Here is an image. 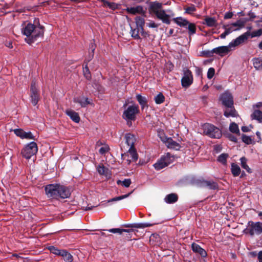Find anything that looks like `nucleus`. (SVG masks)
I'll use <instances>...</instances> for the list:
<instances>
[{"instance_id":"1","label":"nucleus","mask_w":262,"mask_h":262,"mask_svg":"<svg viewBox=\"0 0 262 262\" xmlns=\"http://www.w3.org/2000/svg\"><path fill=\"white\" fill-rule=\"evenodd\" d=\"M36 20L37 25L28 23L22 29L23 34L27 37L25 40L29 44H31L36 40L37 38L43 35L44 27L39 24L38 19H35V21Z\"/></svg>"},{"instance_id":"2","label":"nucleus","mask_w":262,"mask_h":262,"mask_svg":"<svg viewBox=\"0 0 262 262\" xmlns=\"http://www.w3.org/2000/svg\"><path fill=\"white\" fill-rule=\"evenodd\" d=\"M162 6L163 4L158 1L150 2L149 3V12L150 14H155L163 23L169 25L170 16L166 13L165 11L162 9Z\"/></svg>"},{"instance_id":"3","label":"nucleus","mask_w":262,"mask_h":262,"mask_svg":"<svg viewBox=\"0 0 262 262\" xmlns=\"http://www.w3.org/2000/svg\"><path fill=\"white\" fill-rule=\"evenodd\" d=\"M140 112L139 107L138 105L133 104L127 107L123 112L122 118L127 121H135L136 115Z\"/></svg>"},{"instance_id":"4","label":"nucleus","mask_w":262,"mask_h":262,"mask_svg":"<svg viewBox=\"0 0 262 262\" xmlns=\"http://www.w3.org/2000/svg\"><path fill=\"white\" fill-rule=\"evenodd\" d=\"M203 133L212 138H220L222 136L221 130L214 125L205 123L203 125Z\"/></svg>"},{"instance_id":"5","label":"nucleus","mask_w":262,"mask_h":262,"mask_svg":"<svg viewBox=\"0 0 262 262\" xmlns=\"http://www.w3.org/2000/svg\"><path fill=\"white\" fill-rule=\"evenodd\" d=\"M174 157L171 156L169 153H167L166 155L162 157L154 165V166L156 170H159L172 163Z\"/></svg>"},{"instance_id":"6","label":"nucleus","mask_w":262,"mask_h":262,"mask_svg":"<svg viewBox=\"0 0 262 262\" xmlns=\"http://www.w3.org/2000/svg\"><path fill=\"white\" fill-rule=\"evenodd\" d=\"M37 144L34 142H31L22 149L21 154L24 158L29 159L37 153Z\"/></svg>"},{"instance_id":"7","label":"nucleus","mask_w":262,"mask_h":262,"mask_svg":"<svg viewBox=\"0 0 262 262\" xmlns=\"http://www.w3.org/2000/svg\"><path fill=\"white\" fill-rule=\"evenodd\" d=\"M59 189L62 190L61 188L59 187V184H49L45 188L46 194L48 198L51 199L58 200V191Z\"/></svg>"},{"instance_id":"8","label":"nucleus","mask_w":262,"mask_h":262,"mask_svg":"<svg viewBox=\"0 0 262 262\" xmlns=\"http://www.w3.org/2000/svg\"><path fill=\"white\" fill-rule=\"evenodd\" d=\"M30 97L31 103L33 105H36L40 99L39 91L35 80H32L30 85Z\"/></svg>"},{"instance_id":"9","label":"nucleus","mask_w":262,"mask_h":262,"mask_svg":"<svg viewBox=\"0 0 262 262\" xmlns=\"http://www.w3.org/2000/svg\"><path fill=\"white\" fill-rule=\"evenodd\" d=\"M248 224L247 230L251 236H253L255 233L260 234L262 233V223L249 221Z\"/></svg>"},{"instance_id":"10","label":"nucleus","mask_w":262,"mask_h":262,"mask_svg":"<svg viewBox=\"0 0 262 262\" xmlns=\"http://www.w3.org/2000/svg\"><path fill=\"white\" fill-rule=\"evenodd\" d=\"M195 183L199 187L207 188L210 190H216L219 188L217 184L212 180L208 181L204 179H200L196 180Z\"/></svg>"},{"instance_id":"11","label":"nucleus","mask_w":262,"mask_h":262,"mask_svg":"<svg viewBox=\"0 0 262 262\" xmlns=\"http://www.w3.org/2000/svg\"><path fill=\"white\" fill-rule=\"evenodd\" d=\"M193 82V76L191 72L189 70L184 71V76L181 79L182 85L184 88L189 87Z\"/></svg>"},{"instance_id":"12","label":"nucleus","mask_w":262,"mask_h":262,"mask_svg":"<svg viewBox=\"0 0 262 262\" xmlns=\"http://www.w3.org/2000/svg\"><path fill=\"white\" fill-rule=\"evenodd\" d=\"M222 104L225 106H231L233 105V97L229 92H225L220 97Z\"/></svg>"},{"instance_id":"13","label":"nucleus","mask_w":262,"mask_h":262,"mask_svg":"<svg viewBox=\"0 0 262 262\" xmlns=\"http://www.w3.org/2000/svg\"><path fill=\"white\" fill-rule=\"evenodd\" d=\"M250 36V32L247 31L241 36L237 37L235 39L231 41L229 46L230 47H234L237 46L241 43L244 42L246 40H247Z\"/></svg>"},{"instance_id":"14","label":"nucleus","mask_w":262,"mask_h":262,"mask_svg":"<svg viewBox=\"0 0 262 262\" xmlns=\"http://www.w3.org/2000/svg\"><path fill=\"white\" fill-rule=\"evenodd\" d=\"M161 140L166 144L168 148L178 150L181 147L180 144L173 141L171 138L164 137L163 138L161 137Z\"/></svg>"},{"instance_id":"15","label":"nucleus","mask_w":262,"mask_h":262,"mask_svg":"<svg viewBox=\"0 0 262 262\" xmlns=\"http://www.w3.org/2000/svg\"><path fill=\"white\" fill-rule=\"evenodd\" d=\"M59 187L61 188L62 190H60V189H59V191H58V200L59 199H64L69 198L70 196L71 191V189L69 187L60 184H59Z\"/></svg>"},{"instance_id":"16","label":"nucleus","mask_w":262,"mask_h":262,"mask_svg":"<svg viewBox=\"0 0 262 262\" xmlns=\"http://www.w3.org/2000/svg\"><path fill=\"white\" fill-rule=\"evenodd\" d=\"M230 47L228 46H221L215 48L213 49V54L215 53L221 56H223L227 54L230 51Z\"/></svg>"},{"instance_id":"17","label":"nucleus","mask_w":262,"mask_h":262,"mask_svg":"<svg viewBox=\"0 0 262 262\" xmlns=\"http://www.w3.org/2000/svg\"><path fill=\"white\" fill-rule=\"evenodd\" d=\"M191 248L194 252L200 254L202 257H205L207 256L206 251L197 244L194 243H192L191 245Z\"/></svg>"},{"instance_id":"18","label":"nucleus","mask_w":262,"mask_h":262,"mask_svg":"<svg viewBox=\"0 0 262 262\" xmlns=\"http://www.w3.org/2000/svg\"><path fill=\"white\" fill-rule=\"evenodd\" d=\"M226 108L224 111V115L226 117H236L237 115V113L236 110L234 108V107L233 105H229L225 106Z\"/></svg>"},{"instance_id":"19","label":"nucleus","mask_w":262,"mask_h":262,"mask_svg":"<svg viewBox=\"0 0 262 262\" xmlns=\"http://www.w3.org/2000/svg\"><path fill=\"white\" fill-rule=\"evenodd\" d=\"M126 11L132 14H136L137 13H144L143 8L141 6H138L135 7H129L126 8Z\"/></svg>"},{"instance_id":"20","label":"nucleus","mask_w":262,"mask_h":262,"mask_svg":"<svg viewBox=\"0 0 262 262\" xmlns=\"http://www.w3.org/2000/svg\"><path fill=\"white\" fill-rule=\"evenodd\" d=\"M136 99L140 104L142 110H143L145 107H148V100L146 97L142 96L140 94H137Z\"/></svg>"},{"instance_id":"21","label":"nucleus","mask_w":262,"mask_h":262,"mask_svg":"<svg viewBox=\"0 0 262 262\" xmlns=\"http://www.w3.org/2000/svg\"><path fill=\"white\" fill-rule=\"evenodd\" d=\"M126 143L127 144L128 146H129V148H135L134 144L136 141V139L135 136L131 134H127L125 136Z\"/></svg>"},{"instance_id":"22","label":"nucleus","mask_w":262,"mask_h":262,"mask_svg":"<svg viewBox=\"0 0 262 262\" xmlns=\"http://www.w3.org/2000/svg\"><path fill=\"white\" fill-rule=\"evenodd\" d=\"M66 114L75 122L78 123L80 121L79 115L75 111L71 110H68L66 111Z\"/></svg>"},{"instance_id":"23","label":"nucleus","mask_w":262,"mask_h":262,"mask_svg":"<svg viewBox=\"0 0 262 262\" xmlns=\"http://www.w3.org/2000/svg\"><path fill=\"white\" fill-rule=\"evenodd\" d=\"M173 21L178 26L182 27H187L189 21L182 17H178L173 18Z\"/></svg>"},{"instance_id":"24","label":"nucleus","mask_w":262,"mask_h":262,"mask_svg":"<svg viewBox=\"0 0 262 262\" xmlns=\"http://www.w3.org/2000/svg\"><path fill=\"white\" fill-rule=\"evenodd\" d=\"M203 24L210 27H215L217 25V21L214 17L206 16Z\"/></svg>"},{"instance_id":"25","label":"nucleus","mask_w":262,"mask_h":262,"mask_svg":"<svg viewBox=\"0 0 262 262\" xmlns=\"http://www.w3.org/2000/svg\"><path fill=\"white\" fill-rule=\"evenodd\" d=\"M178 196L176 193H170L166 196L165 201L168 204H172L178 201Z\"/></svg>"},{"instance_id":"26","label":"nucleus","mask_w":262,"mask_h":262,"mask_svg":"<svg viewBox=\"0 0 262 262\" xmlns=\"http://www.w3.org/2000/svg\"><path fill=\"white\" fill-rule=\"evenodd\" d=\"M149 241L153 245H159L161 244V238L159 234H152L149 237Z\"/></svg>"},{"instance_id":"27","label":"nucleus","mask_w":262,"mask_h":262,"mask_svg":"<svg viewBox=\"0 0 262 262\" xmlns=\"http://www.w3.org/2000/svg\"><path fill=\"white\" fill-rule=\"evenodd\" d=\"M141 30V28L136 26L135 28H134L130 26V34L132 37L135 38V39H141L140 36L139 35V32Z\"/></svg>"},{"instance_id":"28","label":"nucleus","mask_w":262,"mask_h":262,"mask_svg":"<svg viewBox=\"0 0 262 262\" xmlns=\"http://www.w3.org/2000/svg\"><path fill=\"white\" fill-rule=\"evenodd\" d=\"M74 102L75 103H79L81 107H84L88 104H90V102L89 101L87 98H75L74 99Z\"/></svg>"},{"instance_id":"29","label":"nucleus","mask_w":262,"mask_h":262,"mask_svg":"<svg viewBox=\"0 0 262 262\" xmlns=\"http://www.w3.org/2000/svg\"><path fill=\"white\" fill-rule=\"evenodd\" d=\"M252 119L257 120L259 123H262V112L255 110L253 113L251 115Z\"/></svg>"},{"instance_id":"30","label":"nucleus","mask_w":262,"mask_h":262,"mask_svg":"<svg viewBox=\"0 0 262 262\" xmlns=\"http://www.w3.org/2000/svg\"><path fill=\"white\" fill-rule=\"evenodd\" d=\"M60 256L66 262H72L73 260V256L66 250L62 251Z\"/></svg>"},{"instance_id":"31","label":"nucleus","mask_w":262,"mask_h":262,"mask_svg":"<svg viewBox=\"0 0 262 262\" xmlns=\"http://www.w3.org/2000/svg\"><path fill=\"white\" fill-rule=\"evenodd\" d=\"M152 226V224L148 223H141V224H132L125 225L126 227L136 228H143Z\"/></svg>"},{"instance_id":"32","label":"nucleus","mask_w":262,"mask_h":262,"mask_svg":"<svg viewBox=\"0 0 262 262\" xmlns=\"http://www.w3.org/2000/svg\"><path fill=\"white\" fill-rule=\"evenodd\" d=\"M136 26L141 28V30H143V28L145 25V19L141 16H137L135 18Z\"/></svg>"},{"instance_id":"33","label":"nucleus","mask_w":262,"mask_h":262,"mask_svg":"<svg viewBox=\"0 0 262 262\" xmlns=\"http://www.w3.org/2000/svg\"><path fill=\"white\" fill-rule=\"evenodd\" d=\"M231 170L232 174L234 177L238 176L241 172V168L239 166L234 163H232Z\"/></svg>"},{"instance_id":"34","label":"nucleus","mask_w":262,"mask_h":262,"mask_svg":"<svg viewBox=\"0 0 262 262\" xmlns=\"http://www.w3.org/2000/svg\"><path fill=\"white\" fill-rule=\"evenodd\" d=\"M108 231L110 232L113 233H119V234H121L122 232H128L130 233L131 232H133L134 230L133 229H121L119 228H113L110 230H108Z\"/></svg>"},{"instance_id":"35","label":"nucleus","mask_w":262,"mask_h":262,"mask_svg":"<svg viewBox=\"0 0 262 262\" xmlns=\"http://www.w3.org/2000/svg\"><path fill=\"white\" fill-rule=\"evenodd\" d=\"M186 28L188 30V33L190 36L195 34L196 33V26L194 24L190 23L187 25Z\"/></svg>"},{"instance_id":"36","label":"nucleus","mask_w":262,"mask_h":262,"mask_svg":"<svg viewBox=\"0 0 262 262\" xmlns=\"http://www.w3.org/2000/svg\"><path fill=\"white\" fill-rule=\"evenodd\" d=\"M253 64L256 70L262 69V60L259 58H255L253 59Z\"/></svg>"},{"instance_id":"37","label":"nucleus","mask_w":262,"mask_h":262,"mask_svg":"<svg viewBox=\"0 0 262 262\" xmlns=\"http://www.w3.org/2000/svg\"><path fill=\"white\" fill-rule=\"evenodd\" d=\"M129 156L132 158V160L133 161L136 162L138 158V154L136 152L135 148H129L128 150Z\"/></svg>"},{"instance_id":"38","label":"nucleus","mask_w":262,"mask_h":262,"mask_svg":"<svg viewBox=\"0 0 262 262\" xmlns=\"http://www.w3.org/2000/svg\"><path fill=\"white\" fill-rule=\"evenodd\" d=\"M229 157L228 154L223 153L220 155L217 158V161L223 165H226L227 159Z\"/></svg>"},{"instance_id":"39","label":"nucleus","mask_w":262,"mask_h":262,"mask_svg":"<svg viewBox=\"0 0 262 262\" xmlns=\"http://www.w3.org/2000/svg\"><path fill=\"white\" fill-rule=\"evenodd\" d=\"M156 104H161L165 100V97L162 93H160L154 98Z\"/></svg>"},{"instance_id":"40","label":"nucleus","mask_w":262,"mask_h":262,"mask_svg":"<svg viewBox=\"0 0 262 262\" xmlns=\"http://www.w3.org/2000/svg\"><path fill=\"white\" fill-rule=\"evenodd\" d=\"M241 162V166L245 169L247 172L250 173L251 172V169L249 167L248 165L247 164V159L245 157H242L240 159Z\"/></svg>"},{"instance_id":"41","label":"nucleus","mask_w":262,"mask_h":262,"mask_svg":"<svg viewBox=\"0 0 262 262\" xmlns=\"http://www.w3.org/2000/svg\"><path fill=\"white\" fill-rule=\"evenodd\" d=\"M132 183L131 180L130 179H126L123 181H121L120 180L117 181V184L118 185H122L125 187H128Z\"/></svg>"},{"instance_id":"42","label":"nucleus","mask_w":262,"mask_h":262,"mask_svg":"<svg viewBox=\"0 0 262 262\" xmlns=\"http://www.w3.org/2000/svg\"><path fill=\"white\" fill-rule=\"evenodd\" d=\"M96 45L95 43L91 42L89 46L90 53L89 56V61H90L94 56V51L95 50Z\"/></svg>"},{"instance_id":"43","label":"nucleus","mask_w":262,"mask_h":262,"mask_svg":"<svg viewBox=\"0 0 262 262\" xmlns=\"http://www.w3.org/2000/svg\"><path fill=\"white\" fill-rule=\"evenodd\" d=\"M48 249L51 253L58 256H60L61 252L63 251V250L59 249L57 248L52 246L49 247Z\"/></svg>"},{"instance_id":"44","label":"nucleus","mask_w":262,"mask_h":262,"mask_svg":"<svg viewBox=\"0 0 262 262\" xmlns=\"http://www.w3.org/2000/svg\"><path fill=\"white\" fill-rule=\"evenodd\" d=\"M230 131L233 133L239 134L238 125L234 122L230 124L229 126Z\"/></svg>"},{"instance_id":"45","label":"nucleus","mask_w":262,"mask_h":262,"mask_svg":"<svg viewBox=\"0 0 262 262\" xmlns=\"http://www.w3.org/2000/svg\"><path fill=\"white\" fill-rule=\"evenodd\" d=\"M83 72L84 77L88 80L91 79V74L87 64L83 68Z\"/></svg>"},{"instance_id":"46","label":"nucleus","mask_w":262,"mask_h":262,"mask_svg":"<svg viewBox=\"0 0 262 262\" xmlns=\"http://www.w3.org/2000/svg\"><path fill=\"white\" fill-rule=\"evenodd\" d=\"M184 9L185 10V13L189 14H192L196 11L195 7L193 5H191L190 6L187 7H184Z\"/></svg>"},{"instance_id":"47","label":"nucleus","mask_w":262,"mask_h":262,"mask_svg":"<svg viewBox=\"0 0 262 262\" xmlns=\"http://www.w3.org/2000/svg\"><path fill=\"white\" fill-rule=\"evenodd\" d=\"M121 158L123 160L126 161V163L128 165L130 164L131 163V161H132L130 159V156L128 151H127L126 153H124L121 154Z\"/></svg>"},{"instance_id":"48","label":"nucleus","mask_w":262,"mask_h":262,"mask_svg":"<svg viewBox=\"0 0 262 262\" xmlns=\"http://www.w3.org/2000/svg\"><path fill=\"white\" fill-rule=\"evenodd\" d=\"M261 34H262V29H259L258 30L252 31L251 33L250 32V36H251L252 38L260 36Z\"/></svg>"},{"instance_id":"49","label":"nucleus","mask_w":262,"mask_h":262,"mask_svg":"<svg viewBox=\"0 0 262 262\" xmlns=\"http://www.w3.org/2000/svg\"><path fill=\"white\" fill-rule=\"evenodd\" d=\"M242 139L243 142L246 144H250L252 143V139L251 137L247 136L246 135L243 134Z\"/></svg>"},{"instance_id":"50","label":"nucleus","mask_w":262,"mask_h":262,"mask_svg":"<svg viewBox=\"0 0 262 262\" xmlns=\"http://www.w3.org/2000/svg\"><path fill=\"white\" fill-rule=\"evenodd\" d=\"M132 193V192H130V193H128V194H125V195H121V196H117V197L114 198L112 199L110 201H109V202L120 201V200H122L123 199L126 198L128 196H129V195Z\"/></svg>"},{"instance_id":"51","label":"nucleus","mask_w":262,"mask_h":262,"mask_svg":"<svg viewBox=\"0 0 262 262\" xmlns=\"http://www.w3.org/2000/svg\"><path fill=\"white\" fill-rule=\"evenodd\" d=\"M22 139H34V137L30 132H26L24 131Z\"/></svg>"},{"instance_id":"52","label":"nucleus","mask_w":262,"mask_h":262,"mask_svg":"<svg viewBox=\"0 0 262 262\" xmlns=\"http://www.w3.org/2000/svg\"><path fill=\"white\" fill-rule=\"evenodd\" d=\"M215 73V70L213 68H210L208 69L207 72V78L209 79H211L214 76Z\"/></svg>"},{"instance_id":"53","label":"nucleus","mask_w":262,"mask_h":262,"mask_svg":"<svg viewBox=\"0 0 262 262\" xmlns=\"http://www.w3.org/2000/svg\"><path fill=\"white\" fill-rule=\"evenodd\" d=\"M213 49L211 51H209V50L203 51L201 53V54L202 56H204L206 57H211L213 55Z\"/></svg>"},{"instance_id":"54","label":"nucleus","mask_w":262,"mask_h":262,"mask_svg":"<svg viewBox=\"0 0 262 262\" xmlns=\"http://www.w3.org/2000/svg\"><path fill=\"white\" fill-rule=\"evenodd\" d=\"M107 7L112 10H115L118 8L119 5L117 4L114 2H109Z\"/></svg>"},{"instance_id":"55","label":"nucleus","mask_w":262,"mask_h":262,"mask_svg":"<svg viewBox=\"0 0 262 262\" xmlns=\"http://www.w3.org/2000/svg\"><path fill=\"white\" fill-rule=\"evenodd\" d=\"M24 130L22 129H15L14 130L15 134L22 139Z\"/></svg>"},{"instance_id":"56","label":"nucleus","mask_w":262,"mask_h":262,"mask_svg":"<svg viewBox=\"0 0 262 262\" xmlns=\"http://www.w3.org/2000/svg\"><path fill=\"white\" fill-rule=\"evenodd\" d=\"M109 149H110V148H109L108 146H104L103 147H101L99 149V151L100 154L103 155V154L106 153L107 152H108Z\"/></svg>"},{"instance_id":"57","label":"nucleus","mask_w":262,"mask_h":262,"mask_svg":"<svg viewBox=\"0 0 262 262\" xmlns=\"http://www.w3.org/2000/svg\"><path fill=\"white\" fill-rule=\"evenodd\" d=\"M244 22L242 20H238L236 22L233 23L232 25L234 27H239V28H242L244 26Z\"/></svg>"},{"instance_id":"58","label":"nucleus","mask_w":262,"mask_h":262,"mask_svg":"<svg viewBox=\"0 0 262 262\" xmlns=\"http://www.w3.org/2000/svg\"><path fill=\"white\" fill-rule=\"evenodd\" d=\"M97 170L100 174H104L105 173L106 168L103 166H99L97 168Z\"/></svg>"},{"instance_id":"59","label":"nucleus","mask_w":262,"mask_h":262,"mask_svg":"<svg viewBox=\"0 0 262 262\" xmlns=\"http://www.w3.org/2000/svg\"><path fill=\"white\" fill-rule=\"evenodd\" d=\"M233 27L232 25V26L229 27V28H227V26L224 25L223 26V28L224 29H225V31L226 32H229V34L231 33L232 31H234V30H236V29H234L233 28Z\"/></svg>"},{"instance_id":"60","label":"nucleus","mask_w":262,"mask_h":262,"mask_svg":"<svg viewBox=\"0 0 262 262\" xmlns=\"http://www.w3.org/2000/svg\"><path fill=\"white\" fill-rule=\"evenodd\" d=\"M248 15L250 17L249 20L250 21H253L254 19H255L256 17H258V16H256L255 14L251 11L249 12Z\"/></svg>"},{"instance_id":"61","label":"nucleus","mask_w":262,"mask_h":262,"mask_svg":"<svg viewBox=\"0 0 262 262\" xmlns=\"http://www.w3.org/2000/svg\"><path fill=\"white\" fill-rule=\"evenodd\" d=\"M228 137L230 141H233L235 143L237 142V139L236 138V137H235L234 135L232 134H229L228 135Z\"/></svg>"},{"instance_id":"62","label":"nucleus","mask_w":262,"mask_h":262,"mask_svg":"<svg viewBox=\"0 0 262 262\" xmlns=\"http://www.w3.org/2000/svg\"><path fill=\"white\" fill-rule=\"evenodd\" d=\"M147 26L149 28H157L159 25L156 24L154 21H151L149 23H147Z\"/></svg>"},{"instance_id":"63","label":"nucleus","mask_w":262,"mask_h":262,"mask_svg":"<svg viewBox=\"0 0 262 262\" xmlns=\"http://www.w3.org/2000/svg\"><path fill=\"white\" fill-rule=\"evenodd\" d=\"M233 16V13L232 12H227L224 16L225 19H229L231 18Z\"/></svg>"},{"instance_id":"64","label":"nucleus","mask_w":262,"mask_h":262,"mask_svg":"<svg viewBox=\"0 0 262 262\" xmlns=\"http://www.w3.org/2000/svg\"><path fill=\"white\" fill-rule=\"evenodd\" d=\"M257 258L259 262H262V251H260L258 252L257 255Z\"/></svg>"}]
</instances>
